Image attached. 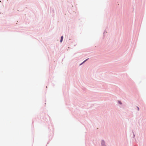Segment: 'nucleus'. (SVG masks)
<instances>
[{"mask_svg": "<svg viewBox=\"0 0 146 146\" xmlns=\"http://www.w3.org/2000/svg\"><path fill=\"white\" fill-rule=\"evenodd\" d=\"M118 103L119 104H121V102L120 101H118Z\"/></svg>", "mask_w": 146, "mask_h": 146, "instance_id": "7ed1b4c3", "label": "nucleus"}, {"mask_svg": "<svg viewBox=\"0 0 146 146\" xmlns=\"http://www.w3.org/2000/svg\"><path fill=\"white\" fill-rule=\"evenodd\" d=\"M101 144L102 145V146H104V145H104V141H102Z\"/></svg>", "mask_w": 146, "mask_h": 146, "instance_id": "f257e3e1", "label": "nucleus"}, {"mask_svg": "<svg viewBox=\"0 0 146 146\" xmlns=\"http://www.w3.org/2000/svg\"><path fill=\"white\" fill-rule=\"evenodd\" d=\"M63 36H62L61 37V39H60V42H62V40H63Z\"/></svg>", "mask_w": 146, "mask_h": 146, "instance_id": "f03ea898", "label": "nucleus"}, {"mask_svg": "<svg viewBox=\"0 0 146 146\" xmlns=\"http://www.w3.org/2000/svg\"><path fill=\"white\" fill-rule=\"evenodd\" d=\"M87 60V59L85 60L84 62H85L86 60Z\"/></svg>", "mask_w": 146, "mask_h": 146, "instance_id": "20e7f679", "label": "nucleus"}, {"mask_svg": "<svg viewBox=\"0 0 146 146\" xmlns=\"http://www.w3.org/2000/svg\"><path fill=\"white\" fill-rule=\"evenodd\" d=\"M137 108H138V110H139V108L137 107Z\"/></svg>", "mask_w": 146, "mask_h": 146, "instance_id": "39448f33", "label": "nucleus"}]
</instances>
